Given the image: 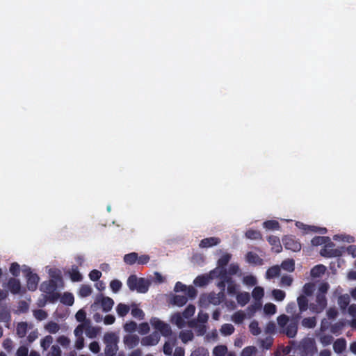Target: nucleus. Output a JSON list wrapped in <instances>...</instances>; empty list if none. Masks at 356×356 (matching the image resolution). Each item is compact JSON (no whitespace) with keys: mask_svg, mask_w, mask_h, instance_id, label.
I'll return each instance as SVG.
<instances>
[{"mask_svg":"<svg viewBox=\"0 0 356 356\" xmlns=\"http://www.w3.org/2000/svg\"><path fill=\"white\" fill-rule=\"evenodd\" d=\"M301 318L300 314H292L291 317L282 314L277 317V321L279 327L283 329V333L287 337L294 338L297 334L298 323Z\"/></svg>","mask_w":356,"mask_h":356,"instance_id":"obj_1","label":"nucleus"},{"mask_svg":"<svg viewBox=\"0 0 356 356\" xmlns=\"http://www.w3.org/2000/svg\"><path fill=\"white\" fill-rule=\"evenodd\" d=\"M105 344L104 353L99 356H115L118 350V337L113 332L105 333L103 338Z\"/></svg>","mask_w":356,"mask_h":356,"instance_id":"obj_2","label":"nucleus"},{"mask_svg":"<svg viewBox=\"0 0 356 356\" xmlns=\"http://www.w3.org/2000/svg\"><path fill=\"white\" fill-rule=\"evenodd\" d=\"M57 282L54 280H49L40 284V290L46 293L45 298L51 303L56 302L60 298V293L56 291Z\"/></svg>","mask_w":356,"mask_h":356,"instance_id":"obj_3","label":"nucleus"},{"mask_svg":"<svg viewBox=\"0 0 356 356\" xmlns=\"http://www.w3.org/2000/svg\"><path fill=\"white\" fill-rule=\"evenodd\" d=\"M127 284L131 291H136L140 293H145L149 289L150 282L143 277H138L136 275H131L127 279Z\"/></svg>","mask_w":356,"mask_h":356,"instance_id":"obj_4","label":"nucleus"},{"mask_svg":"<svg viewBox=\"0 0 356 356\" xmlns=\"http://www.w3.org/2000/svg\"><path fill=\"white\" fill-rule=\"evenodd\" d=\"M300 356H314L318 351L316 341L314 338H305L299 345Z\"/></svg>","mask_w":356,"mask_h":356,"instance_id":"obj_5","label":"nucleus"},{"mask_svg":"<svg viewBox=\"0 0 356 356\" xmlns=\"http://www.w3.org/2000/svg\"><path fill=\"white\" fill-rule=\"evenodd\" d=\"M22 272L26 277V286L29 291H34L37 289L40 280L39 276L36 273H33L31 268L24 266Z\"/></svg>","mask_w":356,"mask_h":356,"instance_id":"obj_6","label":"nucleus"},{"mask_svg":"<svg viewBox=\"0 0 356 356\" xmlns=\"http://www.w3.org/2000/svg\"><path fill=\"white\" fill-rule=\"evenodd\" d=\"M334 246L335 244L330 239V242H327L321 250L320 254L327 258L340 257L343 251L339 248H334Z\"/></svg>","mask_w":356,"mask_h":356,"instance_id":"obj_7","label":"nucleus"},{"mask_svg":"<svg viewBox=\"0 0 356 356\" xmlns=\"http://www.w3.org/2000/svg\"><path fill=\"white\" fill-rule=\"evenodd\" d=\"M150 322L154 328L159 331L163 337H167L172 334V330L169 324L157 318H152Z\"/></svg>","mask_w":356,"mask_h":356,"instance_id":"obj_8","label":"nucleus"},{"mask_svg":"<svg viewBox=\"0 0 356 356\" xmlns=\"http://www.w3.org/2000/svg\"><path fill=\"white\" fill-rule=\"evenodd\" d=\"M327 307V298L324 294L317 293L316 298V304L311 303L310 310L316 314L321 313Z\"/></svg>","mask_w":356,"mask_h":356,"instance_id":"obj_9","label":"nucleus"},{"mask_svg":"<svg viewBox=\"0 0 356 356\" xmlns=\"http://www.w3.org/2000/svg\"><path fill=\"white\" fill-rule=\"evenodd\" d=\"M282 243L286 250L293 252H299L302 248L300 241L293 236H285L282 238Z\"/></svg>","mask_w":356,"mask_h":356,"instance_id":"obj_10","label":"nucleus"},{"mask_svg":"<svg viewBox=\"0 0 356 356\" xmlns=\"http://www.w3.org/2000/svg\"><path fill=\"white\" fill-rule=\"evenodd\" d=\"M7 287L11 293L19 294L21 293L22 284L18 279L10 277L7 282Z\"/></svg>","mask_w":356,"mask_h":356,"instance_id":"obj_11","label":"nucleus"},{"mask_svg":"<svg viewBox=\"0 0 356 356\" xmlns=\"http://www.w3.org/2000/svg\"><path fill=\"white\" fill-rule=\"evenodd\" d=\"M159 340V334L156 332H154L149 335L143 337L141 340V344L144 346H154L158 343Z\"/></svg>","mask_w":356,"mask_h":356,"instance_id":"obj_12","label":"nucleus"},{"mask_svg":"<svg viewBox=\"0 0 356 356\" xmlns=\"http://www.w3.org/2000/svg\"><path fill=\"white\" fill-rule=\"evenodd\" d=\"M124 343L129 348H135L139 343V337L136 334H128L124 337Z\"/></svg>","mask_w":356,"mask_h":356,"instance_id":"obj_13","label":"nucleus"},{"mask_svg":"<svg viewBox=\"0 0 356 356\" xmlns=\"http://www.w3.org/2000/svg\"><path fill=\"white\" fill-rule=\"evenodd\" d=\"M220 243V239L218 237H209L202 239L199 246L201 248H207L214 245H217Z\"/></svg>","mask_w":356,"mask_h":356,"instance_id":"obj_14","label":"nucleus"},{"mask_svg":"<svg viewBox=\"0 0 356 356\" xmlns=\"http://www.w3.org/2000/svg\"><path fill=\"white\" fill-rule=\"evenodd\" d=\"M268 241L272 246V250L276 253H280L282 250V246L280 243L279 237L276 236H270Z\"/></svg>","mask_w":356,"mask_h":356,"instance_id":"obj_15","label":"nucleus"},{"mask_svg":"<svg viewBox=\"0 0 356 356\" xmlns=\"http://www.w3.org/2000/svg\"><path fill=\"white\" fill-rule=\"evenodd\" d=\"M297 302L299 308V312L296 313L295 314H300V316H302V314L307 311L309 307L308 299L305 296L300 295L297 298Z\"/></svg>","mask_w":356,"mask_h":356,"instance_id":"obj_16","label":"nucleus"},{"mask_svg":"<svg viewBox=\"0 0 356 356\" xmlns=\"http://www.w3.org/2000/svg\"><path fill=\"white\" fill-rule=\"evenodd\" d=\"M100 302H101V306L102 307V310L104 312H110L114 305L113 300L111 298L107 297V296L102 297Z\"/></svg>","mask_w":356,"mask_h":356,"instance_id":"obj_17","label":"nucleus"},{"mask_svg":"<svg viewBox=\"0 0 356 356\" xmlns=\"http://www.w3.org/2000/svg\"><path fill=\"white\" fill-rule=\"evenodd\" d=\"M346 348V341L343 338L337 339L333 343V349L337 353H341Z\"/></svg>","mask_w":356,"mask_h":356,"instance_id":"obj_18","label":"nucleus"},{"mask_svg":"<svg viewBox=\"0 0 356 356\" xmlns=\"http://www.w3.org/2000/svg\"><path fill=\"white\" fill-rule=\"evenodd\" d=\"M246 260L250 264L255 265H262L263 259L259 257L258 254L252 252H248L246 254Z\"/></svg>","mask_w":356,"mask_h":356,"instance_id":"obj_19","label":"nucleus"},{"mask_svg":"<svg viewBox=\"0 0 356 356\" xmlns=\"http://www.w3.org/2000/svg\"><path fill=\"white\" fill-rule=\"evenodd\" d=\"M232 254L229 253L223 254L218 260L217 265L218 268L220 269H226V266L228 264L229 261L231 260Z\"/></svg>","mask_w":356,"mask_h":356,"instance_id":"obj_20","label":"nucleus"},{"mask_svg":"<svg viewBox=\"0 0 356 356\" xmlns=\"http://www.w3.org/2000/svg\"><path fill=\"white\" fill-rule=\"evenodd\" d=\"M68 273L72 282H81L83 280L82 275L79 271L78 267L75 265L72 266V268Z\"/></svg>","mask_w":356,"mask_h":356,"instance_id":"obj_21","label":"nucleus"},{"mask_svg":"<svg viewBox=\"0 0 356 356\" xmlns=\"http://www.w3.org/2000/svg\"><path fill=\"white\" fill-rule=\"evenodd\" d=\"M11 321V315L10 311L6 307H2L0 309V322L6 323L7 327Z\"/></svg>","mask_w":356,"mask_h":356,"instance_id":"obj_22","label":"nucleus"},{"mask_svg":"<svg viewBox=\"0 0 356 356\" xmlns=\"http://www.w3.org/2000/svg\"><path fill=\"white\" fill-rule=\"evenodd\" d=\"M326 267L323 264H318L313 267L311 270L310 274L313 277H319L325 273Z\"/></svg>","mask_w":356,"mask_h":356,"instance_id":"obj_23","label":"nucleus"},{"mask_svg":"<svg viewBox=\"0 0 356 356\" xmlns=\"http://www.w3.org/2000/svg\"><path fill=\"white\" fill-rule=\"evenodd\" d=\"M200 302L201 305H202L204 302L218 305L219 304L220 301L218 298L216 297V294L209 293L207 296H202L200 299Z\"/></svg>","mask_w":356,"mask_h":356,"instance_id":"obj_24","label":"nucleus"},{"mask_svg":"<svg viewBox=\"0 0 356 356\" xmlns=\"http://www.w3.org/2000/svg\"><path fill=\"white\" fill-rule=\"evenodd\" d=\"M301 325L305 328L312 329L316 325V318L315 316L304 318Z\"/></svg>","mask_w":356,"mask_h":356,"instance_id":"obj_25","label":"nucleus"},{"mask_svg":"<svg viewBox=\"0 0 356 356\" xmlns=\"http://www.w3.org/2000/svg\"><path fill=\"white\" fill-rule=\"evenodd\" d=\"M280 274V268L278 266H273L270 267L266 273V277L267 279H272L279 276Z\"/></svg>","mask_w":356,"mask_h":356,"instance_id":"obj_26","label":"nucleus"},{"mask_svg":"<svg viewBox=\"0 0 356 356\" xmlns=\"http://www.w3.org/2000/svg\"><path fill=\"white\" fill-rule=\"evenodd\" d=\"M51 279L54 280L56 282H63L62 273L60 270L58 268H50L48 272Z\"/></svg>","mask_w":356,"mask_h":356,"instance_id":"obj_27","label":"nucleus"},{"mask_svg":"<svg viewBox=\"0 0 356 356\" xmlns=\"http://www.w3.org/2000/svg\"><path fill=\"white\" fill-rule=\"evenodd\" d=\"M60 302L67 306H72L74 302V298L72 293L65 292L60 298Z\"/></svg>","mask_w":356,"mask_h":356,"instance_id":"obj_28","label":"nucleus"},{"mask_svg":"<svg viewBox=\"0 0 356 356\" xmlns=\"http://www.w3.org/2000/svg\"><path fill=\"white\" fill-rule=\"evenodd\" d=\"M188 301V298L185 296L175 295L172 298L171 302L178 307L184 305Z\"/></svg>","mask_w":356,"mask_h":356,"instance_id":"obj_29","label":"nucleus"},{"mask_svg":"<svg viewBox=\"0 0 356 356\" xmlns=\"http://www.w3.org/2000/svg\"><path fill=\"white\" fill-rule=\"evenodd\" d=\"M350 303V297L348 294L341 295L338 298V305L341 310L346 309Z\"/></svg>","mask_w":356,"mask_h":356,"instance_id":"obj_30","label":"nucleus"},{"mask_svg":"<svg viewBox=\"0 0 356 356\" xmlns=\"http://www.w3.org/2000/svg\"><path fill=\"white\" fill-rule=\"evenodd\" d=\"M263 226L266 229L269 230H278L280 228V223L275 220H269L264 222Z\"/></svg>","mask_w":356,"mask_h":356,"instance_id":"obj_31","label":"nucleus"},{"mask_svg":"<svg viewBox=\"0 0 356 356\" xmlns=\"http://www.w3.org/2000/svg\"><path fill=\"white\" fill-rule=\"evenodd\" d=\"M179 338L183 343H186L193 339L194 335L191 330H184L180 332Z\"/></svg>","mask_w":356,"mask_h":356,"instance_id":"obj_32","label":"nucleus"},{"mask_svg":"<svg viewBox=\"0 0 356 356\" xmlns=\"http://www.w3.org/2000/svg\"><path fill=\"white\" fill-rule=\"evenodd\" d=\"M27 323L20 322L17 324L16 328V332L19 337L23 338L26 336L27 332Z\"/></svg>","mask_w":356,"mask_h":356,"instance_id":"obj_33","label":"nucleus"},{"mask_svg":"<svg viewBox=\"0 0 356 356\" xmlns=\"http://www.w3.org/2000/svg\"><path fill=\"white\" fill-rule=\"evenodd\" d=\"M124 261L128 265H134L137 263L138 253L133 252L124 256Z\"/></svg>","mask_w":356,"mask_h":356,"instance_id":"obj_34","label":"nucleus"},{"mask_svg":"<svg viewBox=\"0 0 356 356\" xmlns=\"http://www.w3.org/2000/svg\"><path fill=\"white\" fill-rule=\"evenodd\" d=\"M281 267L288 272H293L295 269V261L293 259H288L283 261Z\"/></svg>","mask_w":356,"mask_h":356,"instance_id":"obj_35","label":"nucleus"},{"mask_svg":"<svg viewBox=\"0 0 356 356\" xmlns=\"http://www.w3.org/2000/svg\"><path fill=\"white\" fill-rule=\"evenodd\" d=\"M236 300L239 305L244 306L250 300V294L248 292L238 293Z\"/></svg>","mask_w":356,"mask_h":356,"instance_id":"obj_36","label":"nucleus"},{"mask_svg":"<svg viewBox=\"0 0 356 356\" xmlns=\"http://www.w3.org/2000/svg\"><path fill=\"white\" fill-rule=\"evenodd\" d=\"M129 306L124 303H119L116 307L117 314L121 317L125 316L129 313Z\"/></svg>","mask_w":356,"mask_h":356,"instance_id":"obj_37","label":"nucleus"},{"mask_svg":"<svg viewBox=\"0 0 356 356\" xmlns=\"http://www.w3.org/2000/svg\"><path fill=\"white\" fill-rule=\"evenodd\" d=\"M246 318V314L243 311H237L232 316V320L236 324H241Z\"/></svg>","mask_w":356,"mask_h":356,"instance_id":"obj_38","label":"nucleus"},{"mask_svg":"<svg viewBox=\"0 0 356 356\" xmlns=\"http://www.w3.org/2000/svg\"><path fill=\"white\" fill-rule=\"evenodd\" d=\"M330 238L328 236H314L312 239L311 243L314 246L325 245L327 242H330Z\"/></svg>","mask_w":356,"mask_h":356,"instance_id":"obj_39","label":"nucleus"},{"mask_svg":"<svg viewBox=\"0 0 356 356\" xmlns=\"http://www.w3.org/2000/svg\"><path fill=\"white\" fill-rule=\"evenodd\" d=\"M234 327L229 323H225L221 326L220 330L221 334L224 336H229L234 332Z\"/></svg>","mask_w":356,"mask_h":356,"instance_id":"obj_40","label":"nucleus"},{"mask_svg":"<svg viewBox=\"0 0 356 356\" xmlns=\"http://www.w3.org/2000/svg\"><path fill=\"white\" fill-rule=\"evenodd\" d=\"M183 315L179 313L175 314L172 317V322L177 325L178 327L181 328L185 325V321Z\"/></svg>","mask_w":356,"mask_h":356,"instance_id":"obj_41","label":"nucleus"},{"mask_svg":"<svg viewBox=\"0 0 356 356\" xmlns=\"http://www.w3.org/2000/svg\"><path fill=\"white\" fill-rule=\"evenodd\" d=\"M209 277L207 275H199L194 280V284L197 286H204L208 284Z\"/></svg>","mask_w":356,"mask_h":356,"instance_id":"obj_42","label":"nucleus"},{"mask_svg":"<svg viewBox=\"0 0 356 356\" xmlns=\"http://www.w3.org/2000/svg\"><path fill=\"white\" fill-rule=\"evenodd\" d=\"M227 353V348L225 345H218L213 350V356H225Z\"/></svg>","mask_w":356,"mask_h":356,"instance_id":"obj_43","label":"nucleus"},{"mask_svg":"<svg viewBox=\"0 0 356 356\" xmlns=\"http://www.w3.org/2000/svg\"><path fill=\"white\" fill-rule=\"evenodd\" d=\"M246 238L252 240L261 239L262 235L258 230L249 229L245 232Z\"/></svg>","mask_w":356,"mask_h":356,"instance_id":"obj_44","label":"nucleus"},{"mask_svg":"<svg viewBox=\"0 0 356 356\" xmlns=\"http://www.w3.org/2000/svg\"><path fill=\"white\" fill-rule=\"evenodd\" d=\"M92 292V288L89 285L83 284L81 286L79 295L82 298L89 296Z\"/></svg>","mask_w":356,"mask_h":356,"instance_id":"obj_45","label":"nucleus"},{"mask_svg":"<svg viewBox=\"0 0 356 356\" xmlns=\"http://www.w3.org/2000/svg\"><path fill=\"white\" fill-rule=\"evenodd\" d=\"M218 277L220 279L224 282H226L227 284H229V282H232L233 279L231 277L230 275L229 274L227 269H220L219 270V275Z\"/></svg>","mask_w":356,"mask_h":356,"instance_id":"obj_46","label":"nucleus"},{"mask_svg":"<svg viewBox=\"0 0 356 356\" xmlns=\"http://www.w3.org/2000/svg\"><path fill=\"white\" fill-rule=\"evenodd\" d=\"M190 356H209V353L206 348L201 346L193 350Z\"/></svg>","mask_w":356,"mask_h":356,"instance_id":"obj_47","label":"nucleus"},{"mask_svg":"<svg viewBox=\"0 0 356 356\" xmlns=\"http://www.w3.org/2000/svg\"><path fill=\"white\" fill-rule=\"evenodd\" d=\"M45 329L51 334H55L60 329L59 325L54 321H49L46 325Z\"/></svg>","mask_w":356,"mask_h":356,"instance_id":"obj_48","label":"nucleus"},{"mask_svg":"<svg viewBox=\"0 0 356 356\" xmlns=\"http://www.w3.org/2000/svg\"><path fill=\"white\" fill-rule=\"evenodd\" d=\"M249 329L252 334L257 336L261 333V329L259 327V323L257 321H252L249 325Z\"/></svg>","mask_w":356,"mask_h":356,"instance_id":"obj_49","label":"nucleus"},{"mask_svg":"<svg viewBox=\"0 0 356 356\" xmlns=\"http://www.w3.org/2000/svg\"><path fill=\"white\" fill-rule=\"evenodd\" d=\"M252 297L257 300H261L264 296V290L261 286H256L252 292Z\"/></svg>","mask_w":356,"mask_h":356,"instance_id":"obj_50","label":"nucleus"},{"mask_svg":"<svg viewBox=\"0 0 356 356\" xmlns=\"http://www.w3.org/2000/svg\"><path fill=\"white\" fill-rule=\"evenodd\" d=\"M308 232H318L321 234H324L327 232V229L325 227H318L316 226L307 225L305 234Z\"/></svg>","mask_w":356,"mask_h":356,"instance_id":"obj_51","label":"nucleus"},{"mask_svg":"<svg viewBox=\"0 0 356 356\" xmlns=\"http://www.w3.org/2000/svg\"><path fill=\"white\" fill-rule=\"evenodd\" d=\"M272 296L274 299L277 301H282L286 296V293L284 291L280 289H273L272 291Z\"/></svg>","mask_w":356,"mask_h":356,"instance_id":"obj_52","label":"nucleus"},{"mask_svg":"<svg viewBox=\"0 0 356 356\" xmlns=\"http://www.w3.org/2000/svg\"><path fill=\"white\" fill-rule=\"evenodd\" d=\"M315 289V284L312 282L305 284L302 288V291L306 296H312Z\"/></svg>","mask_w":356,"mask_h":356,"instance_id":"obj_53","label":"nucleus"},{"mask_svg":"<svg viewBox=\"0 0 356 356\" xmlns=\"http://www.w3.org/2000/svg\"><path fill=\"white\" fill-rule=\"evenodd\" d=\"M195 312V307L193 305H188L182 312V315L185 318H189L193 316Z\"/></svg>","mask_w":356,"mask_h":356,"instance_id":"obj_54","label":"nucleus"},{"mask_svg":"<svg viewBox=\"0 0 356 356\" xmlns=\"http://www.w3.org/2000/svg\"><path fill=\"white\" fill-rule=\"evenodd\" d=\"M52 342L53 337L51 335H47L41 340L40 345L43 350H46L49 348Z\"/></svg>","mask_w":356,"mask_h":356,"instance_id":"obj_55","label":"nucleus"},{"mask_svg":"<svg viewBox=\"0 0 356 356\" xmlns=\"http://www.w3.org/2000/svg\"><path fill=\"white\" fill-rule=\"evenodd\" d=\"M131 315L133 316V317L138 318L139 320H142L145 317V314L143 311L136 306L133 307L131 309Z\"/></svg>","mask_w":356,"mask_h":356,"instance_id":"obj_56","label":"nucleus"},{"mask_svg":"<svg viewBox=\"0 0 356 356\" xmlns=\"http://www.w3.org/2000/svg\"><path fill=\"white\" fill-rule=\"evenodd\" d=\"M243 282L245 285L250 286H255L257 283L256 277L252 275L244 276Z\"/></svg>","mask_w":356,"mask_h":356,"instance_id":"obj_57","label":"nucleus"},{"mask_svg":"<svg viewBox=\"0 0 356 356\" xmlns=\"http://www.w3.org/2000/svg\"><path fill=\"white\" fill-rule=\"evenodd\" d=\"M264 311L266 314L273 315L276 313L277 307L273 303H266L264 307Z\"/></svg>","mask_w":356,"mask_h":356,"instance_id":"obj_58","label":"nucleus"},{"mask_svg":"<svg viewBox=\"0 0 356 356\" xmlns=\"http://www.w3.org/2000/svg\"><path fill=\"white\" fill-rule=\"evenodd\" d=\"M34 317L38 321H42L47 318V312L42 309H36L33 311Z\"/></svg>","mask_w":356,"mask_h":356,"instance_id":"obj_59","label":"nucleus"},{"mask_svg":"<svg viewBox=\"0 0 356 356\" xmlns=\"http://www.w3.org/2000/svg\"><path fill=\"white\" fill-rule=\"evenodd\" d=\"M122 284L118 280H113L110 283V287L115 293H118L122 288Z\"/></svg>","mask_w":356,"mask_h":356,"instance_id":"obj_60","label":"nucleus"},{"mask_svg":"<svg viewBox=\"0 0 356 356\" xmlns=\"http://www.w3.org/2000/svg\"><path fill=\"white\" fill-rule=\"evenodd\" d=\"M227 284L228 294L232 296L237 295L238 286L235 283V282L232 281V282H229Z\"/></svg>","mask_w":356,"mask_h":356,"instance_id":"obj_61","label":"nucleus"},{"mask_svg":"<svg viewBox=\"0 0 356 356\" xmlns=\"http://www.w3.org/2000/svg\"><path fill=\"white\" fill-rule=\"evenodd\" d=\"M333 337L330 334H325L320 337L319 341L324 346H328L331 344L333 341Z\"/></svg>","mask_w":356,"mask_h":356,"instance_id":"obj_62","label":"nucleus"},{"mask_svg":"<svg viewBox=\"0 0 356 356\" xmlns=\"http://www.w3.org/2000/svg\"><path fill=\"white\" fill-rule=\"evenodd\" d=\"M9 270H10V273L14 277H17L20 274V266L16 262L12 263L10 266Z\"/></svg>","mask_w":356,"mask_h":356,"instance_id":"obj_63","label":"nucleus"},{"mask_svg":"<svg viewBox=\"0 0 356 356\" xmlns=\"http://www.w3.org/2000/svg\"><path fill=\"white\" fill-rule=\"evenodd\" d=\"M257 351L254 346H248L243 349L241 356H252Z\"/></svg>","mask_w":356,"mask_h":356,"instance_id":"obj_64","label":"nucleus"}]
</instances>
